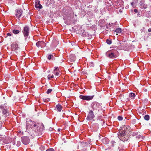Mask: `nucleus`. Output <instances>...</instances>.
<instances>
[{
    "instance_id": "f257e3e1",
    "label": "nucleus",
    "mask_w": 151,
    "mask_h": 151,
    "mask_svg": "<svg viewBox=\"0 0 151 151\" xmlns=\"http://www.w3.org/2000/svg\"><path fill=\"white\" fill-rule=\"evenodd\" d=\"M27 128H31L33 129L37 128V129H35L36 131H39L41 132L44 129V125L42 123L37 124L32 120H29L27 122Z\"/></svg>"
},
{
    "instance_id": "f03ea898",
    "label": "nucleus",
    "mask_w": 151,
    "mask_h": 151,
    "mask_svg": "<svg viewBox=\"0 0 151 151\" xmlns=\"http://www.w3.org/2000/svg\"><path fill=\"white\" fill-rule=\"evenodd\" d=\"M122 129H120L118 133V136L120 140L125 142L127 141L129 139L127 135L126 134V130L129 129V126L126 125L122 127Z\"/></svg>"
},
{
    "instance_id": "7ed1b4c3",
    "label": "nucleus",
    "mask_w": 151,
    "mask_h": 151,
    "mask_svg": "<svg viewBox=\"0 0 151 151\" xmlns=\"http://www.w3.org/2000/svg\"><path fill=\"white\" fill-rule=\"evenodd\" d=\"M106 55L107 57L110 58H115L118 56V52L116 50H114L107 52Z\"/></svg>"
},
{
    "instance_id": "20e7f679",
    "label": "nucleus",
    "mask_w": 151,
    "mask_h": 151,
    "mask_svg": "<svg viewBox=\"0 0 151 151\" xmlns=\"http://www.w3.org/2000/svg\"><path fill=\"white\" fill-rule=\"evenodd\" d=\"M91 107L94 111L96 110L98 111H99L101 108V106L99 103L96 102H94L92 103L91 104Z\"/></svg>"
},
{
    "instance_id": "39448f33",
    "label": "nucleus",
    "mask_w": 151,
    "mask_h": 151,
    "mask_svg": "<svg viewBox=\"0 0 151 151\" xmlns=\"http://www.w3.org/2000/svg\"><path fill=\"white\" fill-rule=\"evenodd\" d=\"M29 28L27 26H25L23 28L22 32L26 39L29 35Z\"/></svg>"
},
{
    "instance_id": "423d86ee",
    "label": "nucleus",
    "mask_w": 151,
    "mask_h": 151,
    "mask_svg": "<svg viewBox=\"0 0 151 151\" xmlns=\"http://www.w3.org/2000/svg\"><path fill=\"white\" fill-rule=\"evenodd\" d=\"M95 117V116L93 114V111L90 110H89L88 113L86 117V119L88 121L91 120Z\"/></svg>"
},
{
    "instance_id": "0eeeda50",
    "label": "nucleus",
    "mask_w": 151,
    "mask_h": 151,
    "mask_svg": "<svg viewBox=\"0 0 151 151\" xmlns=\"http://www.w3.org/2000/svg\"><path fill=\"white\" fill-rule=\"evenodd\" d=\"M22 143L25 145H27L30 142V139L27 136H24L21 138Z\"/></svg>"
},
{
    "instance_id": "6e6552de",
    "label": "nucleus",
    "mask_w": 151,
    "mask_h": 151,
    "mask_svg": "<svg viewBox=\"0 0 151 151\" xmlns=\"http://www.w3.org/2000/svg\"><path fill=\"white\" fill-rule=\"evenodd\" d=\"M93 97V96H82L81 95L80 98L81 99L86 100H90L92 99Z\"/></svg>"
},
{
    "instance_id": "1a4fd4ad",
    "label": "nucleus",
    "mask_w": 151,
    "mask_h": 151,
    "mask_svg": "<svg viewBox=\"0 0 151 151\" xmlns=\"http://www.w3.org/2000/svg\"><path fill=\"white\" fill-rule=\"evenodd\" d=\"M36 45L37 47H40L41 48L43 47L46 45V44L44 41H38L36 43Z\"/></svg>"
},
{
    "instance_id": "9d476101",
    "label": "nucleus",
    "mask_w": 151,
    "mask_h": 151,
    "mask_svg": "<svg viewBox=\"0 0 151 151\" xmlns=\"http://www.w3.org/2000/svg\"><path fill=\"white\" fill-rule=\"evenodd\" d=\"M0 108L2 110V113L5 114L8 112V110L7 109V106L5 104L0 106Z\"/></svg>"
},
{
    "instance_id": "9b49d317",
    "label": "nucleus",
    "mask_w": 151,
    "mask_h": 151,
    "mask_svg": "<svg viewBox=\"0 0 151 151\" xmlns=\"http://www.w3.org/2000/svg\"><path fill=\"white\" fill-rule=\"evenodd\" d=\"M139 4L140 7L142 9H145L147 8V5L145 3L144 0L140 1Z\"/></svg>"
},
{
    "instance_id": "f8f14e48",
    "label": "nucleus",
    "mask_w": 151,
    "mask_h": 151,
    "mask_svg": "<svg viewBox=\"0 0 151 151\" xmlns=\"http://www.w3.org/2000/svg\"><path fill=\"white\" fill-rule=\"evenodd\" d=\"M22 11L21 9H17L16 11L15 15L17 18H19L21 16Z\"/></svg>"
},
{
    "instance_id": "ddd939ff",
    "label": "nucleus",
    "mask_w": 151,
    "mask_h": 151,
    "mask_svg": "<svg viewBox=\"0 0 151 151\" xmlns=\"http://www.w3.org/2000/svg\"><path fill=\"white\" fill-rule=\"evenodd\" d=\"M54 68L53 73L54 74L57 76H59L60 74V71L59 68L58 67H55Z\"/></svg>"
},
{
    "instance_id": "4468645a",
    "label": "nucleus",
    "mask_w": 151,
    "mask_h": 151,
    "mask_svg": "<svg viewBox=\"0 0 151 151\" xmlns=\"http://www.w3.org/2000/svg\"><path fill=\"white\" fill-rule=\"evenodd\" d=\"M35 6L36 8L39 9H41L42 8V6L40 4L39 1H37L35 2Z\"/></svg>"
},
{
    "instance_id": "2eb2a0df",
    "label": "nucleus",
    "mask_w": 151,
    "mask_h": 151,
    "mask_svg": "<svg viewBox=\"0 0 151 151\" xmlns=\"http://www.w3.org/2000/svg\"><path fill=\"white\" fill-rule=\"evenodd\" d=\"M18 48V47L17 44L16 43H14L12 45L11 49L12 50L14 51Z\"/></svg>"
},
{
    "instance_id": "dca6fc26",
    "label": "nucleus",
    "mask_w": 151,
    "mask_h": 151,
    "mask_svg": "<svg viewBox=\"0 0 151 151\" xmlns=\"http://www.w3.org/2000/svg\"><path fill=\"white\" fill-rule=\"evenodd\" d=\"M63 107L62 106L59 104H58L56 106V107L55 108V110L59 112H60L61 111Z\"/></svg>"
},
{
    "instance_id": "f3484780",
    "label": "nucleus",
    "mask_w": 151,
    "mask_h": 151,
    "mask_svg": "<svg viewBox=\"0 0 151 151\" xmlns=\"http://www.w3.org/2000/svg\"><path fill=\"white\" fill-rule=\"evenodd\" d=\"M137 0H134L131 3V4L132 7H135L137 5Z\"/></svg>"
},
{
    "instance_id": "a211bd4d",
    "label": "nucleus",
    "mask_w": 151,
    "mask_h": 151,
    "mask_svg": "<svg viewBox=\"0 0 151 151\" xmlns=\"http://www.w3.org/2000/svg\"><path fill=\"white\" fill-rule=\"evenodd\" d=\"M102 142L104 144L108 143L109 142L108 139L106 137L102 139Z\"/></svg>"
},
{
    "instance_id": "6ab92c4d",
    "label": "nucleus",
    "mask_w": 151,
    "mask_h": 151,
    "mask_svg": "<svg viewBox=\"0 0 151 151\" xmlns=\"http://www.w3.org/2000/svg\"><path fill=\"white\" fill-rule=\"evenodd\" d=\"M114 31L116 33H120L122 32L121 29L120 28H118L114 30Z\"/></svg>"
},
{
    "instance_id": "aec40b11",
    "label": "nucleus",
    "mask_w": 151,
    "mask_h": 151,
    "mask_svg": "<svg viewBox=\"0 0 151 151\" xmlns=\"http://www.w3.org/2000/svg\"><path fill=\"white\" fill-rule=\"evenodd\" d=\"M135 96V93H130L129 94V96L132 99H134Z\"/></svg>"
},
{
    "instance_id": "412c9836",
    "label": "nucleus",
    "mask_w": 151,
    "mask_h": 151,
    "mask_svg": "<svg viewBox=\"0 0 151 151\" xmlns=\"http://www.w3.org/2000/svg\"><path fill=\"white\" fill-rule=\"evenodd\" d=\"M19 31L16 29L13 30L12 31L13 33L15 34H18L19 32Z\"/></svg>"
},
{
    "instance_id": "4be33fe9",
    "label": "nucleus",
    "mask_w": 151,
    "mask_h": 151,
    "mask_svg": "<svg viewBox=\"0 0 151 151\" xmlns=\"http://www.w3.org/2000/svg\"><path fill=\"white\" fill-rule=\"evenodd\" d=\"M7 139V140H4V141H3V142H4L5 143H9L11 142V141L10 140L8 139H9V138L7 137L6 138Z\"/></svg>"
},
{
    "instance_id": "5701e85b",
    "label": "nucleus",
    "mask_w": 151,
    "mask_h": 151,
    "mask_svg": "<svg viewBox=\"0 0 151 151\" xmlns=\"http://www.w3.org/2000/svg\"><path fill=\"white\" fill-rule=\"evenodd\" d=\"M47 78L49 80H50L51 78H54V76L53 75H48L47 76Z\"/></svg>"
},
{
    "instance_id": "b1692460",
    "label": "nucleus",
    "mask_w": 151,
    "mask_h": 151,
    "mask_svg": "<svg viewBox=\"0 0 151 151\" xmlns=\"http://www.w3.org/2000/svg\"><path fill=\"white\" fill-rule=\"evenodd\" d=\"M149 116L148 115H147L145 116L144 119L145 120H149Z\"/></svg>"
},
{
    "instance_id": "393cba45",
    "label": "nucleus",
    "mask_w": 151,
    "mask_h": 151,
    "mask_svg": "<svg viewBox=\"0 0 151 151\" xmlns=\"http://www.w3.org/2000/svg\"><path fill=\"white\" fill-rule=\"evenodd\" d=\"M106 42L108 44L110 45L112 41L111 40L108 39L106 40Z\"/></svg>"
},
{
    "instance_id": "a878e982",
    "label": "nucleus",
    "mask_w": 151,
    "mask_h": 151,
    "mask_svg": "<svg viewBox=\"0 0 151 151\" xmlns=\"http://www.w3.org/2000/svg\"><path fill=\"white\" fill-rule=\"evenodd\" d=\"M136 138L137 139H143L142 137L140 135H138L136 137Z\"/></svg>"
},
{
    "instance_id": "bb28decb",
    "label": "nucleus",
    "mask_w": 151,
    "mask_h": 151,
    "mask_svg": "<svg viewBox=\"0 0 151 151\" xmlns=\"http://www.w3.org/2000/svg\"><path fill=\"white\" fill-rule=\"evenodd\" d=\"M52 89H48V90L47 91L46 93L47 94H48L49 93H50L52 92Z\"/></svg>"
},
{
    "instance_id": "cd10ccee",
    "label": "nucleus",
    "mask_w": 151,
    "mask_h": 151,
    "mask_svg": "<svg viewBox=\"0 0 151 151\" xmlns=\"http://www.w3.org/2000/svg\"><path fill=\"white\" fill-rule=\"evenodd\" d=\"M138 134V132H133L132 134L133 136L137 135Z\"/></svg>"
},
{
    "instance_id": "c85d7f7f",
    "label": "nucleus",
    "mask_w": 151,
    "mask_h": 151,
    "mask_svg": "<svg viewBox=\"0 0 151 151\" xmlns=\"http://www.w3.org/2000/svg\"><path fill=\"white\" fill-rule=\"evenodd\" d=\"M118 119L119 121H121L123 119V117L121 116H119L118 117Z\"/></svg>"
},
{
    "instance_id": "c756f323",
    "label": "nucleus",
    "mask_w": 151,
    "mask_h": 151,
    "mask_svg": "<svg viewBox=\"0 0 151 151\" xmlns=\"http://www.w3.org/2000/svg\"><path fill=\"white\" fill-rule=\"evenodd\" d=\"M46 151H55V150L53 149L52 148H50L47 149Z\"/></svg>"
},
{
    "instance_id": "7c9ffc66",
    "label": "nucleus",
    "mask_w": 151,
    "mask_h": 151,
    "mask_svg": "<svg viewBox=\"0 0 151 151\" xmlns=\"http://www.w3.org/2000/svg\"><path fill=\"white\" fill-rule=\"evenodd\" d=\"M53 57V56L52 55H48V57H47V58L49 60H50L51 59L52 57Z\"/></svg>"
},
{
    "instance_id": "2f4dec72",
    "label": "nucleus",
    "mask_w": 151,
    "mask_h": 151,
    "mask_svg": "<svg viewBox=\"0 0 151 151\" xmlns=\"http://www.w3.org/2000/svg\"><path fill=\"white\" fill-rule=\"evenodd\" d=\"M20 144H21V142H20L19 141H18L17 142V143L16 144V145L17 146H19L20 145Z\"/></svg>"
},
{
    "instance_id": "473e14b6",
    "label": "nucleus",
    "mask_w": 151,
    "mask_h": 151,
    "mask_svg": "<svg viewBox=\"0 0 151 151\" xmlns=\"http://www.w3.org/2000/svg\"><path fill=\"white\" fill-rule=\"evenodd\" d=\"M89 65L90 66H93V63L92 62H90L89 63Z\"/></svg>"
},
{
    "instance_id": "72a5a7b5",
    "label": "nucleus",
    "mask_w": 151,
    "mask_h": 151,
    "mask_svg": "<svg viewBox=\"0 0 151 151\" xmlns=\"http://www.w3.org/2000/svg\"><path fill=\"white\" fill-rule=\"evenodd\" d=\"M7 35L8 36H10L12 35V34L9 33H7Z\"/></svg>"
},
{
    "instance_id": "f704fd0d",
    "label": "nucleus",
    "mask_w": 151,
    "mask_h": 151,
    "mask_svg": "<svg viewBox=\"0 0 151 151\" xmlns=\"http://www.w3.org/2000/svg\"><path fill=\"white\" fill-rule=\"evenodd\" d=\"M134 11L135 13H137L138 12L137 10L136 9H134Z\"/></svg>"
},
{
    "instance_id": "c9c22d12",
    "label": "nucleus",
    "mask_w": 151,
    "mask_h": 151,
    "mask_svg": "<svg viewBox=\"0 0 151 151\" xmlns=\"http://www.w3.org/2000/svg\"><path fill=\"white\" fill-rule=\"evenodd\" d=\"M135 121H136V120H135V119L133 120L132 121L133 124L135 123Z\"/></svg>"
},
{
    "instance_id": "e433bc0d",
    "label": "nucleus",
    "mask_w": 151,
    "mask_h": 151,
    "mask_svg": "<svg viewBox=\"0 0 151 151\" xmlns=\"http://www.w3.org/2000/svg\"><path fill=\"white\" fill-rule=\"evenodd\" d=\"M148 31L150 32H151V28H149L148 29Z\"/></svg>"
},
{
    "instance_id": "4c0bfd02",
    "label": "nucleus",
    "mask_w": 151,
    "mask_h": 151,
    "mask_svg": "<svg viewBox=\"0 0 151 151\" xmlns=\"http://www.w3.org/2000/svg\"><path fill=\"white\" fill-rule=\"evenodd\" d=\"M112 143L113 144H114L115 143V142L114 141H112Z\"/></svg>"
},
{
    "instance_id": "58836bf2",
    "label": "nucleus",
    "mask_w": 151,
    "mask_h": 151,
    "mask_svg": "<svg viewBox=\"0 0 151 151\" xmlns=\"http://www.w3.org/2000/svg\"><path fill=\"white\" fill-rule=\"evenodd\" d=\"M60 129H58V131H60Z\"/></svg>"
},
{
    "instance_id": "ea45409f",
    "label": "nucleus",
    "mask_w": 151,
    "mask_h": 151,
    "mask_svg": "<svg viewBox=\"0 0 151 151\" xmlns=\"http://www.w3.org/2000/svg\"><path fill=\"white\" fill-rule=\"evenodd\" d=\"M108 25H109V26L111 25V24L110 23H109Z\"/></svg>"
},
{
    "instance_id": "a19ab883",
    "label": "nucleus",
    "mask_w": 151,
    "mask_h": 151,
    "mask_svg": "<svg viewBox=\"0 0 151 151\" xmlns=\"http://www.w3.org/2000/svg\"><path fill=\"white\" fill-rule=\"evenodd\" d=\"M1 119V117H0V120Z\"/></svg>"
},
{
    "instance_id": "79ce46f5",
    "label": "nucleus",
    "mask_w": 151,
    "mask_h": 151,
    "mask_svg": "<svg viewBox=\"0 0 151 151\" xmlns=\"http://www.w3.org/2000/svg\"><path fill=\"white\" fill-rule=\"evenodd\" d=\"M145 91H147V90L146 89H145Z\"/></svg>"
},
{
    "instance_id": "37998d69",
    "label": "nucleus",
    "mask_w": 151,
    "mask_h": 151,
    "mask_svg": "<svg viewBox=\"0 0 151 151\" xmlns=\"http://www.w3.org/2000/svg\"><path fill=\"white\" fill-rule=\"evenodd\" d=\"M75 16H77V15H76V14H75Z\"/></svg>"
}]
</instances>
